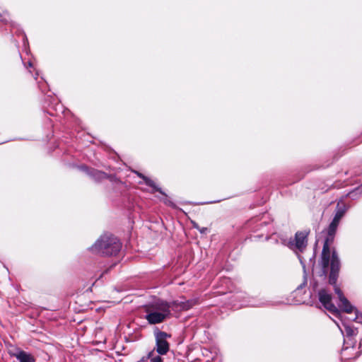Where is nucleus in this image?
Segmentation results:
<instances>
[{
	"label": "nucleus",
	"instance_id": "7ed1b4c3",
	"mask_svg": "<svg viewBox=\"0 0 362 362\" xmlns=\"http://www.w3.org/2000/svg\"><path fill=\"white\" fill-rule=\"evenodd\" d=\"M122 243L112 234L101 235L90 247V251L95 255L101 256H115L121 250Z\"/></svg>",
	"mask_w": 362,
	"mask_h": 362
},
{
	"label": "nucleus",
	"instance_id": "393cba45",
	"mask_svg": "<svg viewBox=\"0 0 362 362\" xmlns=\"http://www.w3.org/2000/svg\"><path fill=\"white\" fill-rule=\"evenodd\" d=\"M242 297H243V293H238V295L236 296L237 298H242Z\"/></svg>",
	"mask_w": 362,
	"mask_h": 362
},
{
	"label": "nucleus",
	"instance_id": "423d86ee",
	"mask_svg": "<svg viewBox=\"0 0 362 362\" xmlns=\"http://www.w3.org/2000/svg\"><path fill=\"white\" fill-rule=\"evenodd\" d=\"M156 341V352L160 355L166 354L169 349L170 345L167 341V338L170 337V335L166 332L158 331L155 333Z\"/></svg>",
	"mask_w": 362,
	"mask_h": 362
},
{
	"label": "nucleus",
	"instance_id": "aec40b11",
	"mask_svg": "<svg viewBox=\"0 0 362 362\" xmlns=\"http://www.w3.org/2000/svg\"><path fill=\"white\" fill-rule=\"evenodd\" d=\"M8 15L6 13H4L0 14V21L5 23L7 24L8 23Z\"/></svg>",
	"mask_w": 362,
	"mask_h": 362
},
{
	"label": "nucleus",
	"instance_id": "f3484780",
	"mask_svg": "<svg viewBox=\"0 0 362 362\" xmlns=\"http://www.w3.org/2000/svg\"><path fill=\"white\" fill-rule=\"evenodd\" d=\"M39 88L42 93H45L47 86V82L42 78L41 81H37Z\"/></svg>",
	"mask_w": 362,
	"mask_h": 362
},
{
	"label": "nucleus",
	"instance_id": "a878e982",
	"mask_svg": "<svg viewBox=\"0 0 362 362\" xmlns=\"http://www.w3.org/2000/svg\"><path fill=\"white\" fill-rule=\"evenodd\" d=\"M28 67H32L33 66V63L31 62H28Z\"/></svg>",
	"mask_w": 362,
	"mask_h": 362
},
{
	"label": "nucleus",
	"instance_id": "ddd939ff",
	"mask_svg": "<svg viewBox=\"0 0 362 362\" xmlns=\"http://www.w3.org/2000/svg\"><path fill=\"white\" fill-rule=\"evenodd\" d=\"M147 358L151 362H163V358L159 355H156L154 351H151L148 354Z\"/></svg>",
	"mask_w": 362,
	"mask_h": 362
},
{
	"label": "nucleus",
	"instance_id": "f8f14e48",
	"mask_svg": "<svg viewBox=\"0 0 362 362\" xmlns=\"http://www.w3.org/2000/svg\"><path fill=\"white\" fill-rule=\"evenodd\" d=\"M343 325L344 327V331L347 337H351L356 334L357 331L355 328L344 322H343Z\"/></svg>",
	"mask_w": 362,
	"mask_h": 362
},
{
	"label": "nucleus",
	"instance_id": "0eeeda50",
	"mask_svg": "<svg viewBox=\"0 0 362 362\" xmlns=\"http://www.w3.org/2000/svg\"><path fill=\"white\" fill-rule=\"evenodd\" d=\"M334 291L338 296L339 300V307L344 312L351 313L354 311V308L351 305L347 298L344 296L341 289L337 286H334Z\"/></svg>",
	"mask_w": 362,
	"mask_h": 362
},
{
	"label": "nucleus",
	"instance_id": "f03ea898",
	"mask_svg": "<svg viewBox=\"0 0 362 362\" xmlns=\"http://www.w3.org/2000/svg\"><path fill=\"white\" fill-rule=\"evenodd\" d=\"M340 221L341 219L334 216L331 223L327 228V234L324 243L321 255V265L325 274L327 272L329 264L330 263L329 283L331 285H335L337 283L341 264L336 251L332 252L330 259L329 244L332 243L334 240Z\"/></svg>",
	"mask_w": 362,
	"mask_h": 362
},
{
	"label": "nucleus",
	"instance_id": "cd10ccee",
	"mask_svg": "<svg viewBox=\"0 0 362 362\" xmlns=\"http://www.w3.org/2000/svg\"><path fill=\"white\" fill-rule=\"evenodd\" d=\"M37 76H38V73H37V72H36V74H35V80H37Z\"/></svg>",
	"mask_w": 362,
	"mask_h": 362
},
{
	"label": "nucleus",
	"instance_id": "bb28decb",
	"mask_svg": "<svg viewBox=\"0 0 362 362\" xmlns=\"http://www.w3.org/2000/svg\"><path fill=\"white\" fill-rule=\"evenodd\" d=\"M359 317L356 315V317L354 319V320H356L357 322H360L359 320Z\"/></svg>",
	"mask_w": 362,
	"mask_h": 362
},
{
	"label": "nucleus",
	"instance_id": "1a4fd4ad",
	"mask_svg": "<svg viewBox=\"0 0 362 362\" xmlns=\"http://www.w3.org/2000/svg\"><path fill=\"white\" fill-rule=\"evenodd\" d=\"M349 208L350 205L346 203L343 198H341L337 203L334 216L341 220Z\"/></svg>",
	"mask_w": 362,
	"mask_h": 362
},
{
	"label": "nucleus",
	"instance_id": "dca6fc26",
	"mask_svg": "<svg viewBox=\"0 0 362 362\" xmlns=\"http://www.w3.org/2000/svg\"><path fill=\"white\" fill-rule=\"evenodd\" d=\"M267 214H264L261 218H255L250 221L251 223H256L257 221H259L260 223L258 224L259 226H262L263 225H266L267 223V221L265 220L267 218Z\"/></svg>",
	"mask_w": 362,
	"mask_h": 362
},
{
	"label": "nucleus",
	"instance_id": "6e6552de",
	"mask_svg": "<svg viewBox=\"0 0 362 362\" xmlns=\"http://www.w3.org/2000/svg\"><path fill=\"white\" fill-rule=\"evenodd\" d=\"M81 169L95 181H100L107 177V175L105 173L95 169L89 168L86 165L81 166Z\"/></svg>",
	"mask_w": 362,
	"mask_h": 362
},
{
	"label": "nucleus",
	"instance_id": "9b49d317",
	"mask_svg": "<svg viewBox=\"0 0 362 362\" xmlns=\"http://www.w3.org/2000/svg\"><path fill=\"white\" fill-rule=\"evenodd\" d=\"M12 355L16 357L19 362H35L34 357L31 354L23 350L18 349L17 351Z\"/></svg>",
	"mask_w": 362,
	"mask_h": 362
},
{
	"label": "nucleus",
	"instance_id": "39448f33",
	"mask_svg": "<svg viewBox=\"0 0 362 362\" xmlns=\"http://www.w3.org/2000/svg\"><path fill=\"white\" fill-rule=\"evenodd\" d=\"M317 296L319 301L322 303L326 310H329L331 313L335 315H339L338 308L332 302L331 294L326 289H318Z\"/></svg>",
	"mask_w": 362,
	"mask_h": 362
},
{
	"label": "nucleus",
	"instance_id": "5701e85b",
	"mask_svg": "<svg viewBox=\"0 0 362 362\" xmlns=\"http://www.w3.org/2000/svg\"><path fill=\"white\" fill-rule=\"evenodd\" d=\"M192 225H193V227L197 230L199 228V225L195 222H192Z\"/></svg>",
	"mask_w": 362,
	"mask_h": 362
},
{
	"label": "nucleus",
	"instance_id": "c85d7f7f",
	"mask_svg": "<svg viewBox=\"0 0 362 362\" xmlns=\"http://www.w3.org/2000/svg\"><path fill=\"white\" fill-rule=\"evenodd\" d=\"M218 201H214V202H206V204H209V203H216Z\"/></svg>",
	"mask_w": 362,
	"mask_h": 362
},
{
	"label": "nucleus",
	"instance_id": "b1692460",
	"mask_svg": "<svg viewBox=\"0 0 362 362\" xmlns=\"http://www.w3.org/2000/svg\"><path fill=\"white\" fill-rule=\"evenodd\" d=\"M164 202L168 204V205H170V206H173V204L170 202V201H164Z\"/></svg>",
	"mask_w": 362,
	"mask_h": 362
},
{
	"label": "nucleus",
	"instance_id": "f257e3e1",
	"mask_svg": "<svg viewBox=\"0 0 362 362\" xmlns=\"http://www.w3.org/2000/svg\"><path fill=\"white\" fill-rule=\"evenodd\" d=\"M196 303L195 300L166 301L157 299L148 305L146 308V320L151 325L163 322L170 317L171 311L180 312L192 308Z\"/></svg>",
	"mask_w": 362,
	"mask_h": 362
},
{
	"label": "nucleus",
	"instance_id": "6ab92c4d",
	"mask_svg": "<svg viewBox=\"0 0 362 362\" xmlns=\"http://www.w3.org/2000/svg\"><path fill=\"white\" fill-rule=\"evenodd\" d=\"M318 284L315 279H313L310 282V288L312 289V292L318 291L317 290Z\"/></svg>",
	"mask_w": 362,
	"mask_h": 362
},
{
	"label": "nucleus",
	"instance_id": "2eb2a0df",
	"mask_svg": "<svg viewBox=\"0 0 362 362\" xmlns=\"http://www.w3.org/2000/svg\"><path fill=\"white\" fill-rule=\"evenodd\" d=\"M269 305V303L263 302V301H261V302H259V303H257L248 301V302H243L241 304L242 306H243V305H250V306H254V307L265 306V305Z\"/></svg>",
	"mask_w": 362,
	"mask_h": 362
},
{
	"label": "nucleus",
	"instance_id": "a211bd4d",
	"mask_svg": "<svg viewBox=\"0 0 362 362\" xmlns=\"http://www.w3.org/2000/svg\"><path fill=\"white\" fill-rule=\"evenodd\" d=\"M307 284V281H306V279L305 278L304 280H303V282L301 283L298 287L296 289L295 291V293H296V295L299 293H300L301 290L303 288H305V286H306Z\"/></svg>",
	"mask_w": 362,
	"mask_h": 362
},
{
	"label": "nucleus",
	"instance_id": "4be33fe9",
	"mask_svg": "<svg viewBox=\"0 0 362 362\" xmlns=\"http://www.w3.org/2000/svg\"><path fill=\"white\" fill-rule=\"evenodd\" d=\"M23 44H24V46L25 47L26 44L28 43V38L23 33Z\"/></svg>",
	"mask_w": 362,
	"mask_h": 362
},
{
	"label": "nucleus",
	"instance_id": "20e7f679",
	"mask_svg": "<svg viewBox=\"0 0 362 362\" xmlns=\"http://www.w3.org/2000/svg\"><path fill=\"white\" fill-rule=\"evenodd\" d=\"M308 232L307 231H298L296 233L293 238H281V243L282 245L288 247L298 255V259L303 268H305V264L301 256L299 255L298 253L303 252L305 250L308 245Z\"/></svg>",
	"mask_w": 362,
	"mask_h": 362
},
{
	"label": "nucleus",
	"instance_id": "4468645a",
	"mask_svg": "<svg viewBox=\"0 0 362 362\" xmlns=\"http://www.w3.org/2000/svg\"><path fill=\"white\" fill-rule=\"evenodd\" d=\"M58 110L63 112V107L59 103L56 105V107H50L47 112L52 116H57L58 115Z\"/></svg>",
	"mask_w": 362,
	"mask_h": 362
},
{
	"label": "nucleus",
	"instance_id": "412c9836",
	"mask_svg": "<svg viewBox=\"0 0 362 362\" xmlns=\"http://www.w3.org/2000/svg\"><path fill=\"white\" fill-rule=\"evenodd\" d=\"M198 230L200 232V233H202V234H205V233H207V231H208V228H206V227H202V228H201V227H199V228H198Z\"/></svg>",
	"mask_w": 362,
	"mask_h": 362
},
{
	"label": "nucleus",
	"instance_id": "9d476101",
	"mask_svg": "<svg viewBox=\"0 0 362 362\" xmlns=\"http://www.w3.org/2000/svg\"><path fill=\"white\" fill-rule=\"evenodd\" d=\"M134 173L138 176L140 178H141L143 180H144V182L148 185V187H151L152 188V192H158L159 193H160L162 195L165 196V197H167V195L165 194V193L161 189V188H160L158 186H157V185L156 184V182L150 179L149 177L145 176L144 175H143L142 173L138 172V171H134Z\"/></svg>",
	"mask_w": 362,
	"mask_h": 362
}]
</instances>
